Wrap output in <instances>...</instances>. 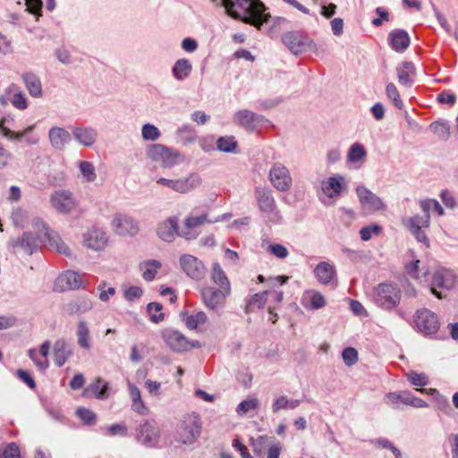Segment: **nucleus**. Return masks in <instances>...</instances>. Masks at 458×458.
<instances>
[{"label": "nucleus", "instance_id": "nucleus-1", "mask_svg": "<svg viewBox=\"0 0 458 458\" xmlns=\"http://www.w3.org/2000/svg\"><path fill=\"white\" fill-rule=\"evenodd\" d=\"M33 225L38 229L37 233L24 232L21 236L13 238L10 244L16 250H22L28 255H32L38 248L39 243L55 250L64 256H72L69 247L63 242L58 233L51 230L43 221L37 219Z\"/></svg>", "mask_w": 458, "mask_h": 458}, {"label": "nucleus", "instance_id": "nucleus-2", "mask_svg": "<svg viewBox=\"0 0 458 458\" xmlns=\"http://www.w3.org/2000/svg\"><path fill=\"white\" fill-rule=\"evenodd\" d=\"M221 4L232 18L259 29L271 19V15L266 13L267 8L260 0H221Z\"/></svg>", "mask_w": 458, "mask_h": 458}, {"label": "nucleus", "instance_id": "nucleus-3", "mask_svg": "<svg viewBox=\"0 0 458 458\" xmlns=\"http://www.w3.org/2000/svg\"><path fill=\"white\" fill-rule=\"evenodd\" d=\"M255 199L259 210L267 225H281L284 217L277 208L272 191L267 187H257L255 189Z\"/></svg>", "mask_w": 458, "mask_h": 458}, {"label": "nucleus", "instance_id": "nucleus-4", "mask_svg": "<svg viewBox=\"0 0 458 458\" xmlns=\"http://www.w3.org/2000/svg\"><path fill=\"white\" fill-rule=\"evenodd\" d=\"M401 289L396 284L382 283L377 284L373 291V301L378 307L386 310L396 308L401 301Z\"/></svg>", "mask_w": 458, "mask_h": 458}, {"label": "nucleus", "instance_id": "nucleus-5", "mask_svg": "<svg viewBox=\"0 0 458 458\" xmlns=\"http://www.w3.org/2000/svg\"><path fill=\"white\" fill-rule=\"evenodd\" d=\"M282 42L295 55L306 52H317V45L313 39L301 30H292L284 33Z\"/></svg>", "mask_w": 458, "mask_h": 458}, {"label": "nucleus", "instance_id": "nucleus-6", "mask_svg": "<svg viewBox=\"0 0 458 458\" xmlns=\"http://www.w3.org/2000/svg\"><path fill=\"white\" fill-rule=\"evenodd\" d=\"M137 443L147 448L160 447L161 430L155 420H143L135 428Z\"/></svg>", "mask_w": 458, "mask_h": 458}, {"label": "nucleus", "instance_id": "nucleus-7", "mask_svg": "<svg viewBox=\"0 0 458 458\" xmlns=\"http://www.w3.org/2000/svg\"><path fill=\"white\" fill-rule=\"evenodd\" d=\"M201 423L195 413L184 418L176 430V439L183 445H191L200 435Z\"/></svg>", "mask_w": 458, "mask_h": 458}, {"label": "nucleus", "instance_id": "nucleus-8", "mask_svg": "<svg viewBox=\"0 0 458 458\" xmlns=\"http://www.w3.org/2000/svg\"><path fill=\"white\" fill-rule=\"evenodd\" d=\"M268 178L271 184L280 192L288 191L293 184V178L289 169L282 163H275L272 165Z\"/></svg>", "mask_w": 458, "mask_h": 458}, {"label": "nucleus", "instance_id": "nucleus-9", "mask_svg": "<svg viewBox=\"0 0 458 458\" xmlns=\"http://www.w3.org/2000/svg\"><path fill=\"white\" fill-rule=\"evenodd\" d=\"M414 322L418 331L424 335L436 334L440 326L437 314L428 309L417 310Z\"/></svg>", "mask_w": 458, "mask_h": 458}, {"label": "nucleus", "instance_id": "nucleus-10", "mask_svg": "<svg viewBox=\"0 0 458 458\" xmlns=\"http://www.w3.org/2000/svg\"><path fill=\"white\" fill-rule=\"evenodd\" d=\"M233 122L245 130L253 131L258 126L264 125L268 120L265 116L250 110L241 109L233 114Z\"/></svg>", "mask_w": 458, "mask_h": 458}, {"label": "nucleus", "instance_id": "nucleus-11", "mask_svg": "<svg viewBox=\"0 0 458 458\" xmlns=\"http://www.w3.org/2000/svg\"><path fill=\"white\" fill-rule=\"evenodd\" d=\"M179 261L181 268L189 277L196 281L204 278L206 267L198 258L190 254H183L180 257Z\"/></svg>", "mask_w": 458, "mask_h": 458}, {"label": "nucleus", "instance_id": "nucleus-12", "mask_svg": "<svg viewBox=\"0 0 458 458\" xmlns=\"http://www.w3.org/2000/svg\"><path fill=\"white\" fill-rule=\"evenodd\" d=\"M229 293H225V290L214 287H206L201 291V296L205 305L218 315L221 314L225 298Z\"/></svg>", "mask_w": 458, "mask_h": 458}, {"label": "nucleus", "instance_id": "nucleus-13", "mask_svg": "<svg viewBox=\"0 0 458 458\" xmlns=\"http://www.w3.org/2000/svg\"><path fill=\"white\" fill-rule=\"evenodd\" d=\"M356 193L360 205L369 212H376L386 208L383 200L368 188L358 186Z\"/></svg>", "mask_w": 458, "mask_h": 458}, {"label": "nucleus", "instance_id": "nucleus-14", "mask_svg": "<svg viewBox=\"0 0 458 458\" xmlns=\"http://www.w3.org/2000/svg\"><path fill=\"white\" fill-rule=\"evenodd\" d=\"M454 278L445 270H437L433 274L430 283V292L437 299H443L445 297L440 290H450L454 286Z\"/></svg>", "mask_w": 458, "mask_h": 458}, {"label": "nucleus", "instance_id": "nucleus-15", "mask_svg": "<svg viewBox=\"0 0 458 458\" xmlns=\"http://www.w3.org/2000/svg\"><path fill=\"white\" fill-rule=\"evenodd\" d=\"M162 338L173 352H183L189 351V340L177 330L171 328L165 329L162 332Z\"/></svg>", "mask_w": 458, "mask_h": 458}, {"label": "nucleus", "instance_id": "nucleus-16", "mask_svg": "<svg viewBox=\"0 0 458 458\" xmlns=\"http://www.w3.org/2000/svg\"><path fill=\"white\" fill-rule=\"evenodd\" d=\"M53 208L60 214H69L75 207L72 193L69 191H56L50 198Z\"/></svg>", "mask_w": 458, "mask_h": 458}, {"label": "nucleus", "instance_id": "nucleus-17", "mask_svg": "<svg viewBox=\"0 0 458 458\" xmlns=\"http://www.w3.org/2000/svg\"><path fill=\"white\" fill-rule=\"evenodd\" d=\"M112 225L120 235H134L139 230L138 223L131 216L123 214L114 216Z\"/></svg>", "mask_w": 458, "mask_h": 458}, {"label": "nucleus", "instance_id": "nucleus-18", "mask_svg": "<svg viewBox=\"0 0 458 458\" xmlns=\"http://www.w3.org/2000/svg\"><path fill=\"white\" fill-rule=\"evenodd\" d=\"M84 245L94 250H100L105 248L107 242L106 233L97 227L89 229L83 235Z\"/></svg>", "mask_w": 458, "mask_h": 458}, {"label": "nucleus", "instance_id": "nucleus-19", "mask_svg": "<svg viewBox=\"0 0 458 458\" xmlns=\"http://www.w3.org/2000/svg\"><path fill=\"white\" fill-rule=\"evenodd\" d=\"M208 221V216L206 214L198 216H188L184 220V226L181 229L180 237L191 241L198 237L199 233L197 228L201 226L205 222Z\"/></svg>", "mask_w": 458, "mask_h": 458}, {"label": "nucleus", "instance_id": "nucleus-20", "mask_svg": "<svg viewBox=\"0 0 458 458\" xmlns=\"http://www.w3.org/2000/svg\"><path fill=\"white\" fill-rule=\"evenodd\" d=\"M178 218L170 216L166 220L160 223L157 229L158 237L167 242H171L174 239V235L180 236Z\"/></svg>", "mask_w": 458, "mask_h": 458}, {"label": "nucleus", "instance_id": "nucleus-21", "mask_svg": "<svg viewBox=\"0 0 458 458\" xmlns=\"http://www.w3.org/2000/svg\"><path fill=\"white\" fill-rule=\"evenodd\" d=\"M387 40L392 49L398 53L404 52L411 43L408 32L402 29H395L390 31Z\"/></svg>", "mask_w": 458, "mask_h": 458}, {"label": "nucleus", "instance_id": "nucleus-22", "mask_svg": "<svg viewBox=\"0 0 458 458\" xmlns=\"http://www.w3.org/2000/svg\"><path fill=\"white\" fill-rule=\"evenodd\" d=\"M345 186V178L342 174H335L322 182V190L330 199L338 197Z\"/></svg>", "mask_w": 458, "mask_h": 458}, {"label": "nucleus", "instance_id": "nucleus-23", "mask_svg": "<svg viewBox=\"0 0 458 458\" xmlns=\"http://www.w3.org/2000/svg\"><path fill=\"white\" fill-rule=\"evenodd\" d=\"M72 133L74 140L84 147L93 146L98 138V131L92 127H73Z\"/></svg>", "mask_w": 458, "mask_h": 458}, {"label": "nucleus", "instance_id": "nucleus-24", "mask_svg": "<svg viewBox=\"0 0 458 458\" xmlns=\"http://www.w3.org/2000/svg\"><path fill=\"white\" fill-rule=\"evenodd\" d=\"M82 281L80 274L74 271H66L61 275L55 282V286L61 291L76 290L81 287Z\"/></svg>", "mask_w": 458, "mask_h": 458}, {"label": "nucleus", "instance_id": "nucleus-25", "mask_svg": "<svg viewBox=\"0 0 458 458\" xmlns=\"http://www.w3.org/2000/svg\"><path fill=\"white\" fill-rule=\"evenodd\" d=\"M48 137L52 147L57 150L64 149L65 145L72 140V136L68 131L56 126L49 130Z\"/></svg>", "mask_w": 458, "mask_h": 458}, {"label": "nucleus", "instance_id": "nucleus-26", "mask_svg": "<svg viewBox=\"0 0 458 458\" xmlns=\"http://www.w3.org/2000/svg\"><path fill=\"white\" fill-rule=\"evenodd\" d=\"M93 304L91 300L87 296H81L70 301L64 308V310L71 316L82 315L92 310Z\"/></svg>", "mask_w": 458, "mask_h": 458}, {"label": "nucleus", "instance_id": "nucleus-27", "mask_svg": "<svg viewBox=\"0 0 458 458\" xmlns=\"http://www.w3.org/2000/svg\"><path fill=\"white\" fill-rule=\"evenodd\" d=\"M72 354V349L64 338L58 339L55 342L54 359L57 367H63Z\"/></svg>", "mask_w": 458, "mask_h": 458}, {"label": "nucleus", "instance_id": "nucleus-28", "mask_svg": "<svg viewBox=\"0 0 458 458\" xmlns=\"http://www.w3.org/2000/svg\"><path fill=\"white\" fill-rule=\"evenodd\" d=\"M201 184V177L197 173H191L186 178L174 179V191L187 193Z\"/></svg>", "mask_w": 458, "mask_h": 458}, {"label": "nucleus", "instance_id": "nucleus-29", "mask_svg": "<svg viewBox=\"0 0 458 458\" xmlns=\"http://www.w3.org/2000/svg\"><path fill=\"white\" fill-rule=\"evenodd\" d=\"M314 275L320 284H329L335 277L336 270L330 263L321 261L314 268Z\"/></svg>", "mask_w": 458, "mask_h": 458}, {"label": "nucleus", "instance_id": "nucleus-30", "mask_svg": "<svg viewBox=\"0 0 458 458\" xmlns=\"http://www.w3.org/2000/svg\"><path fill=\"white\" fill-rule=\"evenodd\" d=\"M77 344L83 350L89 351L92 348V337L88 323L81 319L76 327Z\"/></svg>", "mask_w": 458, "mask_h": 458}, {"label": "nucleus", "instance_id": "nucleus-31", "mask_svg": "<svg viewBox=\"0 0 458 458\" xmlns=\"http://www.w3.org/2000/svg\"><path fill=\"white\" fill-rule=\"evenodd\" d=\"M268 446L267 458H279L282 445L278 441H276L274 437L259 436L254 443L255 448L258 446Z\"/></svg>", "mask_w": 458, "mask_h": 458}, {"label": "nucleus", "instance_id": "nucleus-32", "mask_svg": "<svg viewBox=\"0 0 458 458\" xmlns=\"http://www.w3.org/2000/svg\"><path fill=\"white\" fill-rule=\"evenodd\" d=\"M396 72L398 77V82L401 85L406 87L412 86L413 80L411 79L410 74H415L416 72V68L412 62H403L399 66H397Z\"/></svg>", "mask_w": 458, "mask_h": 458}, {"label": "nucleus", "instance_id": "nucleus-33", "mask_svg": "<svg viewBox=\"0 0 458 458\" xmlns=\"http://www.w3.org/2000/svg\"><path fill=\"white\" fill-rule=\"evenodd\" d=\"M21 78L31 97L39 98L42 96V84L38 75L33 72H25L21 75Z\"/></svg>", "mask_w": 458, "mask_h": 458}, {"label": "nucleus", "instance_id": "nucleus-34", "mask_svg": "<svg viewBox=\"0 0 458 458\" xmlns=\"http://www.w3.org/2000/svg\"><path fill=\"white\" fill-rule=\"evenodd\" d=\"M192 72V64L189 59H178L172 67V74L175 80L182 81L186 80Z\"/></svg>", "mask_w": 458, "mask_h": 458}, {"label": "nucleus", "instance_id": "nucleus-35", "mask_svg": "<svg viewBox=\"0 0 458 458\" xmlns=\"http://www.w3.org/2000/svg\"><path fill=\"white\" fill-rule=\"evenodd\" d=\"M211 276L213 282L219 285L222 290H225V293L231 292L230 282L218 263L213 264Z\"/></svg>", "mask_w": 458, "mask_h": 458}, {"label": "nucleus", "instance_id": "nucleus-36", "mask_svg": "<svg viewBox=\"0 0 458 458\" xmlns=\"http://www.w3.org/2000/svg\"><path fill=\"white\" fill-rule=\"evenodd\" d=\"M184 160V157L177 150L167 148V152L161 160L162 167L172 168L181 164Z\"/></svg>", "mask_w": 458, "mask_h": 458}, {"label": "nucleus", "instance_id": "nucleus-37", "mask_svg": "<svg viewBox=\"0 0 458 458\" xmlns=\"http://www.w3.org/2000/svg\"><path fill=\"white\" fill-rule=\"evenodd\" d=\"M238 142L233 136H221L216 140V148L225 153H236Z\"/></svg>", "mask_w": 458, "mask_h": 458}, {"label": "nucleus", "instance_id": "nucleus-38", "mask_svg": "<svg viewBox=\"0 0 458 458\" xmlns=\"http://www.w3.org/2000/svg\"><path fill=\"white\" fill-rule=\"evenodd\" d=\"M300 403L301 402L299 400H290L286 396L283 395L274 401L272 404V411L274 413H277L282 409L293 410L300 405Z\"/></svg>", "mask_w": 458, "mask_h": 458}, {"label": "nucleus", "instance_id": "nucleus-39", "mask_svg": "<svg viewBox=\"0 0 458 458\" xmlns=\"http://www.w3.org/2000/svg\"><path fill=\"white\" fill-rule=\"evenodd\" d=\"M89 388L98 399H106L109 396V384L100 377H98Z\"/></svg>", "mask_w": 458, "mask_h": 458}, {"label": "nucleus", "instance_id": "nucleus-40", "mask_svg": "<svg viewBox=\"0 0 458 458\" xmlns=\"http://www.w3.org/2000/svg\"><path fill=\"white\" fill-rule=\"evenodd\" d=\"M430 225V215L419 216L415 215L411 217L403 220V225L408 229H413L416 227L428 228Z\"/></svg>", "mask_w": 458, "mask_h": 458}, {"label": "nucleus", "instance_id": "nucleus-41", "mask_svg": "<svg viewBox=\"0 0 458 458\" xmlns=\"http://www.w3.org/2000/svg\"><path fill=\"white\" fill-rule=\"evenodd\" d=\"M267 292L259 293L252 295L247 301L245 312L250 313L254 309H262L267 301Z\"/></svg>", "mask_w": 458, "mask_h": 458}, {"label": "nucleus", "instance_id": "nucleus-42", "mask_svg": "<svg viewBox=\"0 0 458 458\" xmlns=\"http://www.w3.org/2000/svg\"><path fill=\"white\" fill-rule=\"evenodd\" d=\"M429 128L441 140H447L450 137V126L447 122L435 121Z\"/></svg>", "mask_w": 458, "mask_h": 458}, {"label": "nucleus", "instance_id": "nucleus-43", "mask_svg": "<svg viewBox=\"0 0 458 458\" xmlns=\"http://www.w3.org/2000/svg\"><path fill=\"white\" fill-rule=\"evenodd\" d=\"M367 156V151L364 146L360 143L352 144L347 154V160L350 163H356L364 158Z\"/></svg>", "mask_w": 458, "mask_h": 458}, {"label": "nucleus", "instance_id": "nucleus-44", "mask_svg": "<svg viewBox=\"0 0 458 458\" xmlns=\"http://www.w3.org/2000/svg\"><path fill=\"white\" fill-rule=\"evenodd\" d=\"M167 148L163 144H152L148 148L146 155L152 161L161 162L164 155L167 152Z\"/></svg>", "mask_w": 458, "mask_h": 458}, {"label": "nucleus", "instance_id": "nucleus-45", "mask_svg": "<svg viewBox=\"0 0 458 458\" xmlns=\"http://www.w3.org/2000/svg\"><path fill=\"white\" fill-rule=\"evenodd\" d=\"M207 315L203 311H199L196 314L187 316L183 321L187 328L191 330L197 329L199 325H202L207 321Z\"/></svg>", "mask_w": 458, "mask_h": 458}, {"label": "nucleus", "instance_id": "nucleus-46", "mask_svg": "<svg viewBox=\"0 0 458 458\" xmlns=\"http://www.w3.org/2000/svg\"><path fill=\"white\" fill-rule=\"evenodd\" d=\"M163 306L159 302H149L147 305V312L150 316L151 322L157 324L164 319L165 315L161 312Z\"/></svg>", "mask_w": 458, "mask_h": 458}, {"label": "nucleus", "instance_id": "nucleus-47", "mask_svg": "<svg viewBox=\"0 0 458 458\" xmlns=\"http://www.w3.org/2000/svg\"><path fill=\"white\" fill-rule=\"evenodd\" d=\"M386 94L392 104L402 110L403 108V103L400 98L399 91L394 83H388L386 88Z\"/></svg>", "mask_w": 458, "mask_h": 458}, {"label": "nucleus", "instance_id": "nucleus-48", "mask_svg": "<svg viewBox=\"0 0 458 458\" xmlns=\"http://www.w3.org/2000/svg\"><path fill=\"white\" fill-rule=\"evenodd\" d=\"M141 136L144 140L155 141L161 136L159 129L151 123H145L141 128Z\"/></svg>", "mask_w": 458, "mask_h": 458}, {"label": "nucleus", "instance_id": "nucleus-49", "mask_svg": "<svg viewBox=\"0 0 458 458\" xmlns=\"http://www.w3.org/2000/svg\"><path fill=\"white\" fill-rule=\"evenodd\" d=\"M144 265L146 269L142 276L146 281H152L156 276L157 270L161 267V263L156 259H149Z\"/></svg>", "mask_w": 458, "mask_h": 458}, {"label": "nucleus", "instance_id": "nucleus-50", "mask_svg": "<svg viewBox=\"0 0 458 458\" xmlns=\"http://www.w3.org/2000/svg\"><path fill=\"white\" fill-rule=\"evenodd\" d=\"M259 404V402L257 398L243 400L237 405L236 411L239 415H244L250 411L256 410Z\"/></svg>", "mask_w": 458, "mask_h": 458}, {"label": "nucleus", "instance_id": "nucleus-51", "mask_svg": "<svg viewBox=\"0 0 458 458\" xmlns=\"http://www.w3.org/2000/svg\"><path fill=\"white\" fill-rule=\"evenodd\" d=\"M79 167L81 174L87 182H90L96 179L95 167L90 162L81 161Z\"/></svg>", "mask_w": 458, "mask_h": 458}, {"label": "nucleus", "instance_id": "nucleus-52", "mask_svg": "<svg viewBox=\"0 0 458 458\" xmlns=\"http://www.w3.org/2000/svg\"><path fill=\"white\" fill-rule=\"evenodd\" d=\"M408 381L416 386H425L428 383V377L422 373H417L415 371H411L406 374Z\"/></svg>", "mask_w": 458, "mask_h": 458}, {"label": "nucleus", "instance_id": "nucleus-53", "mask_svg": "<svg viewBox=\"0 0 458 458\" xmlns=\"http://www.w3.org/2000/svg\"><path fill=\"white\" fill-rule=\"evenodd\" d=\"M432 391L436 394L435 399L437 408L445 414H451L453 409L448 399L445 396L440 394L436 389H432Z\"/></svg>", "mask_w": 458, "mask_h": 458}, {"label": "nucleus", "instance_id": "nucleus-54", "mask_svg": "<svg viewBox=\"0 0 458 458\" xmlns=\"http://www.w3.org/2000/svg\"><path fill=\"white\" fill-rule=\"evenodd\" d=\"M76 415L84 422L86 425H92L96 421V414L86 408L81 407L76 411Z\"/></svg>", "mask_w": 458, "mask_h": 458}, {"label": "nucleus", "instance_id": "nucleus-55", "mask_svg": "<svg viewBox=\"0 0 458 458\" xmlns=\"http://www.w3.org/2000/svg\"><path fill=\"white\" fill-rule=\"evenodd\" d=\"M343 360L347 366L354 365L358 360V352L353 347H346L342 352Z\"/></svg>", "mask_w": 458, "mask_h": 458}, {"label": "nucleus", "instance_id": "nucleus-56", "mask_svg": "<svg viewBox=\"0 0 458 458\" xmlns=\"http://www.w3.org/2000/svg\"><path fill=\"white\" fill-rule=\"evenodd\" d=\"M381 232V226L374 224L369 226L362 227L360 231V238L362 241H369L371 239L372 234H378Z\"/></svg>", "mask_w": 458, "mask_h": 458}, {"label": "nucleus", "instance_id": "nucleus-57", "mask_svg": "<svg viewBox=\"0 0 458 458\" xmlns=\"http://www.w3.org/2000/svg\"><path fill=\"white\" fill-rule=\"evenodd\" d=\"M267 250L278 259H285L289 255L287 248L280 243L269 244Z\"/></svg>", "mask_w": 458, "mask_h": 458}, {"label": "nucleus", "instance_id": "nucleus-58", "mask_svg": "<svg viewBox=\"0 0 458 458\" xmlns=\"http://www.w3.org/2000/svg\"><path fill=\"white\" fill-rule=\"evenodd\" d=\"M108 435L111 437L121 436L126 437L128 434V428L124 422L113 424L107 428Z\"/></svg>", "mask_w": 458, "mask_h": 458}, {"label": "nucleus", "instance_id": "nucleus-59", "mask_svg": "<svg viewBox=\"0 0 458 458\" xmlns=\"http://www.w3.org/2000/svg\"><path fill=\"white\" fill-rule=\"evenodd\" d=\"M0 458H21L20 448L16 443H10L4 449Z\"/></svg>", "mask_w": 458, "mask_h": 458}, {"label": "nucleus", "instance_id": "nucleus-60", "mask_svg": "<svg viewBox=\"0 0 458 458\" xmlns=\"http://www.w3.org/2000/svg\"><path fill=\"white\" fill-rule=\"evenodd\" d=\"M143 294V290L139 286H130L124 290L123 296L128 301H133L140 299Z\"/></svg>", "mask_w": 458, "mask_h": 458}, {"label": "nucleus", "instance_id": "nucleus-61", "mask_svg": "<svg viewBox=\"0 0 458 458\" xmlns=\"http://www.w3.org/2000/svg\"><path fill=\"white\" fill-rule=\"evenodd\" d=\"M27 11L36 16L41 14L43 3L41 0H25Z\"/></svg>", "mask_w": 458, "mask_h": 458}, {"label": "nucleus", "instance_id": "nucleus-62", "mask_svg": "<svg viewBox=\"0 0 458 458\" xmlns=\"http://www.w3.org/2000/svg\"><path fill=\"white\" fill-rule=\"evenodd\" d=\"M12 104L20 110L26 109L28 106V100L25 94L22 92L14 94L13 98L12 99Z\"/></svg>", "mask_w": 458, "mask_h": 458}, {"label": "nucleus", "instance_id": "nucleus-63", "mask_svg": "<svg viewBox=\"0 0 458 458\" xmlns=\"http://www.w3.org/2000/svg\"><path fill=\"white\" fill-rule=\"evenodd\" d=\"M310 306L314 310H318L323 308L326 305V301L324 296L318 293L315 292L310 296Z\"/></svg>", "mask_w": 458, "mask_h": 458}, {"label": "nucleus", "instance_id": "nucleus-64", "mask_svg": "<svg viewBox=\"0 0 458 458\" xmlns=\"http://www.w3.org/2000/svg\"><path fill=\"white\" fill-rule=\"evenodd\" d=\"M18 377L24 382L30 389H34L36 387V382L32 376L26 370L18 369L17 370Z\"/></svg>", "mask_w": 458, "mask_h": 458}]
</instances>
